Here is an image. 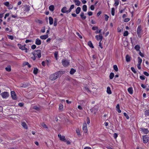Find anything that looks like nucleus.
<instances>
[{"instance_id": "nucleus-1", "label": "nucleus", "mask_w": 149, "mask_h": 149, "mask_svg": "<svg viewBox=\"0 0 149 149\" xmlns=\"http://www.w3.org/2000/svg\"><path fill=\"white\" fill-rule=\"evenodd\" d=\"M33 55L37 56L38 58H40L41 56V51L40 49L34 51V52L32 53Z\"/></svg>"}, {"instance_id": "nucleus-2", "label": "nucleus", "mask_w": 149, "mask_h": 149, "mask_svg": "<svg viewBox=\"0 0 149 149\" xmlns=\"http://www.w3.org/2000/svg\"><path fill=\"white\" fill-rule=\"evenodd\" d=\"M17 45L20 49H21L22 50H25V52H27V48L25 47L26 45H22L20 44H18Z\"/></svg>"}, {"instance_id": "nucleus-3", "label": "nucleus", "mask_w": 149, "mask_h": 149, "mask_svg": "<svg viewBox=\"0 0 149 149\" xmlns=\"http://www.w3.org/2000/svg\"><path fill=\"white\" fill-rule=\"evenodd\" d=\"M2 97L3 98H6L9 96V94L8 92H2L1 94Z\"/></svg>"}, {"instance_id": "nucleus-4", "label": "nucleus", "mask_w": 149, "mask_h": 149, "mask_svg": "<svg viewBox=\"0 0 149 149\" xmlns=\"http://www.w3.org/2000/svg\"><path fill=\"white\" fill-rule=\"evenodd\" d=\"M57 74L56 73L51 75L49 77V79L52 80H54L57 78Z\"/></svg>"}, {"instance_id": "nucleus-5", "label": "nucleus", "mask_w": 149, "mask_h": 149, "mask_svg": "<svg viewBox=\"0 0 149 149\" xmlns=\"http://www.w3.org/2000/svg\"><path fill=\"white\" fill-rule=\"evenodd\" d=\"M142 31V29L140 26H139L137 30V33L139 37H141V33Z\"/></svg>"}, {"instance_id": "nucleus-6", "label": "nucleus", "mask_w": 149, "mask_h": 149, "mask_svg": "<svg viewBox=\"0 0 149 149\" xmlns=\"http://www.w3.org/2000/svg\"><path fill=\"white\" fill-rule=\"evenodd\" d=\"M62 63L63 65L65 67L68 66L69 63L68 61L67 60H63L62 61Z\"/></svg>"}, {"instance_id": "nucleus-7", "label": "nucleus", "mask_w": 149, "mask_h": 149, "mask_svg": "<svg viewBox=\"0 0 149 149\" xmlns=\"http://www.w3.org/2000/svg\"><path fill=\"white\" fill-rule=\"evenodd\" d=\"M61 11L63 13H66V14H68L70 13L69 10H67V7L65 6L63 7L61 10Z\"/></svg>"}, {"instance_id": "nucleus-8", "label": "nucleus", "mask_w": 149, "mask_h": 149, "mask_svg": "<svg viewBox=\"0 0 149 149\" xmlns=\"http://www.w3.org/2000/svg\"><path fill=\"white\" fill-rule=\"evenodd\" d=\"M65 72L63 71H59L55 72L56 74L57 77L58 78V77L61 76V75L65 73Z\"/></svg>"}, {"instance_id": "nucleus-9", "label": "nucleus", "mask_w": 149, "mask_h": 149, "mask_svg": "<svg viewBox=\"0 0 149 149\" xmlns=\"http://www.w3.org/2000/svg\"><path fill=\"white\" fill-rule=\"evenodd\" d=\"M11 97L13 100H16L17 99V97L16 94L14 91H11Z\"/></svg>"}, {"instance_id": "nucleus-10", "label": "nucleus", "mask_w": 149, "mask_h": 149, "mask_svg": "<svg viewBox=\"0 0 149 149\" xmlns=\"http://www.w3.org/2000/svg\"><path fill=\"white\" fill-rule=\"evenodd\" d=\"M95 38L97 40H100V41H101L103 39V36L101 33H100L99 35H97L95 36Z\"/></svg>"}, {"instance_id": "nucleus-11", "label": "nucleus", "mask_w": 149, "mask_h": 149, "mask_svg": "<svg viewBox=\"0 0 149 149\" xmlns=\"http://www.w3.org/2000/svg\"><path fill=\"white\" fill-rule=\"evenodd\" d=\"M83 129L84 132L86 133L87 132V124L86 123H84L83 125Z\"/></svg>"}, {"instance_id": "nucleus-12", "label": "nucleus", "mask_w": 149, "mask_h": 149, "mask_svg": "<svg viewBox=\"0 0 149 149\" xmlns=\"http://www.w3.org/2000/svg\"><path fill=\"white\" fill-rule=\"evenodd\" d=\"M143 142L144 143H147L148 141V138L146 137V135L143 136Z\"/></svg>"}, {"instance_id": "nucleus-13", "label": "nucleus", "mask_w": 149, "mask_h": 149, "mask_svg": "<svg viewBox=\"0 0 149 149\" xmlns=\"http://www.w3.org/2000/svg\"><path fill=\"white\" fill-rule=\"evenodd\" d=\"M24 10L25 11H29V6L27 5H25L23 6Z\"/></svg>"}, {"instance_id": "nucleus-14", "label": "nucleus", "mask_w": 149, "mask_h": 149, "mask_svg": "<svg viewBox=\"0 0 149 149\" xmlns=\"http://www.w3.org/2000/svg\"><path fill=\"white\" fill-rule=\"evenodd\" d=\"M58 136L59 138L60 139L64 142L66 141V139L65 138V137L64 136H61V134H58Z\"/></svg>"}, {"instance_id": "nucleus-15", "label": "nucleus", "mask_w": 149, "mask_h": 149, "mask_svg": "<svg viewBox=\"0 0 149 149\" xmlns=\"http://www.w3.org/2000/svg\"><path fill=\"white\" fill-rule=\"evenodd\" d=\"M90 110L92 113H93L94 114H95L97 110V108L93 107V108L90 109Z\"/></svg>"}, {"instance_id": "nucleus-16", "label": "nucleus", "mask_w": 149, "mask_h": 149, "mask_svg": "<svg viewBox=\"0 0 149 149\" xmlns=\"http://www.w3.org/2000/svg\"><path fill=\"white\" fill-rule=\"evenodd\" d=\"M35 43L37 45H40L41 43V41L38 38L36 39Z\"/></svg>"}, {"instance_id": "nucleus-17", "label": "nucleus", "mask_w": 149, "mask_h": 149, "mask_svg": "<svg viewBox=\"0 0 149 149\" xmlns=\"http://www.w3.org/2000/svg\"><path fill=\"white\" fill-rule=\"evenodd\" d=\"M141 130L144 134H148L149 132V131L147 129L142 128Z\"/></svg>"}, {"instance_id": "nucleus-18", "label": "nucleus", "mask_w": 149, "mask_h": 149, "mask_svg": "<svg viewBox=\"0 0 149 149\" xmlns=\"http://www.w3.org/2000/svg\"><path fill=\"white\" fill-rule=\"evenodd\" d=\"M21 125L24 128L26 129H28L27 126L25 122H22Z\"/></svg>"}, {"instance_id": "nucleus-19", "label": "nucleus", "mask_w": 149, "mask_h": 149, "mask_svg": "<svg viewBox=\"0 0 149 149\" xmlns=\"http://www.w3.org/2000/svg\"><path fill=\"white\" fill-rule=\"evenodd\" d=\"M49 24L50 25H52L53 23V19L51 17H49Z\"/></svg>"}, {"instance_id": "nucleus-20", "label": "nucleus", "mask_w": 149, "mask_h": 149, "mask_svg": "<svg viewBox=\"0 0 149 149\" xmlns=\"http://www.w3.org/2000/svg\"><path fill=\"white\" fill-rule=\"evenodd\" d=\"M129 93L130 94H132L133 93V90L132 88V87L129 88L127 90Z\"/></svg>"}, {"instance_id": "nucleus-21", "label": "nucleus", "mask_w": 149, "mask_h": 149, "mask_svg": "<svg viewBox=\"0 0 149 149\" xmlns=\"http://www.w3.org/2000/svg\"><path fill=\"white\" fill-rule=\"evenodd\" d=\"M48 37V35L46 34L44 35H42L40 36V38L42 39H45Z\"/></svg>"}, {"instance_id": "nucleus-22", "label": "nucleus", "mask_w": 149, "mask_h": 149, "mask_svg": "<svg viewBox=\"0 0 149 149\" xmlns=\"http://www.w3.org/2000/svg\"><path fill=\"white\" fill-rule=\"evenodd\" d=\"M81 8L80 7H77L75 10V12L77 14H78L81 11Z\"/></svg>"}, {"instance_id": "nucleus-23", "label": "nucleus", "mask_w": 149, "mask_h": 149, "mask_svg": "<svg viewBox=\"0 0 149 149\" xmlns=\"http://www.w3.org/2000/svg\"><path fill=\"white\" fill-rule=\"evenodd\" d=\"M126 60L127 62H130V57L128 55H126Z\"/></svg>"}, {"instance_id": "nucleus-24", "label": "nucleus", "mask_w": 149, "mask_h": 149, "mask_svg": "<svg viewBox=\"0 0 149 149\" xmlns=\"http://www.w3.org/2000/svg\"><path fill=\"white\" fill-rule=\"evenodd\" d=\"M74 1L75 3V5L79 6L81 3L80 2L79 0H74Z\"/></svg>"}, {"instance_id": "nucleus-25", "label": "nucleus", "mask_w": 149, "mask_h": 149, "mask_svg": "<svg viewBox=\"0 0 149 149\" xmlns=\"http://www.w3.org/2000/svg\"><path fill=\"white\" fill-rule=\"evenodd\" d=\"M28 86L27 84L25 83L21 84L20 85V87H21L25 88L26 87Z\"/></svg>"}, {"instance_id": "nucleus-26", "label": "nucleus", "mask_w": 149, "mask_h": 149, "mask_svg": "<svg viewBox=\"0 0 149 149\" xmlns=\"http://www.w3.org/2000/svg\"><path fill=\"white\" fill-rule=\"evenodd\" d=\"M81 17L83 19H84L86 18V17L84 15V13L81 12L80 14Z\"/></svg>"}, {"instance_id": "nucleus-27", "label": "nucleus", "mask_w": 149, "mask_h": 149, "mask_svg": "<svg viewBox=\"0 0 149 149\" xmlns=\"http://www.w3.org/2000/svg\"><path fill=\"white\" fill-rule=\"evenodd\" d=\"M6 70L8 72H10L11 70V67L10 65L8 66L7 67H6L5 68Z\"/></svg>"}, {"instance_id": "nucleus-28", "label": "nucleus", "mask_w": 149, "mask_h": 149, "mask_svg": "<svg viewBox=\"0 0 149 149\" xmlns=\"http://www.w3.org/2000/svg\"><path fill=\"white\" fill-rule=\"evenodd\" d=\"M88 44L90 47L93 48H94V46L91 41H89L88 42Z\"/></svg>"}, {"instance_id": "nucleus-29", "label": "nucleus", "mask_w": 149, "mask_h": 149, "mask_svg": "<svg viewBox=\"0 0 149 149\" xmlns=\"http://www.w3.org/2000/svg\"><path fill=\"white\" fill-rule=\"evenodd\" d=\"M107 92L109 94H111V92L109 87L108 86L107 88Z\"/></svg>"}, {"instance_id": "nucleus-30", "label": "nucleus", "mask_w": 149, "mask_h": 149, "mask_svg": "<svg viewBox=\"0 0 149 149\" xmlns=\"http://www.w3.org/2000/svg\"><path fill=\"white\" fill-rule=\"evenodd\" d=\"M59 109L61 111H62L63 110V106L62 104H59Z\"/></svg>"}, {"instance_id": "nucleus-31", "label": "nucleus", "mask_w": 149, "mask_h": 149, "mask_svg": "<svg viewBox=\"0 0 149 149\" xmlns=\"http://www.w3.org/2000/svg\"><path fill=\"white\" fill-rule=\"evenodd\" d=\"M54 6L53 5H51L49 7V10L52 12L54 10Z\"/></svg>"}, {"instance_id": "nucleus-32", "label": "nucleus", "mask_w": 149, "mask_h": 149, "mask_svg": "<svg viewBox=\"0 0 149 149\" xmlns=\"http://www.w3.org/2000/svg\"><path fill=\"white\" fill-rule=\"evenodd\" d=\"M140 47L139 45H136L135 47V49L137 51H139L140 50Z\"/></svg>"}, {"instance_id": "nucleus-33", "label": "nucleus", "mask_w": 149, "mask_h": 149, "mask_svg": "<svg viewBox=\"0 0 149 149\" xmlns=\"http://www.w3.org/2000/svg\"><path fill=\"white\" fill-rule=\"evenodd\" d=\"M58 22V19L56 18H55L54 19V26H56L57 25V23Z\"/></svg>"}, {"instance_id": "nucleus-34", "label": "nucleus", "mask_w": 149, "mask_h": 149, "mask_svg": "<svg viewBox=\"0 0 149 149\" xmlns=\"http://www.w3.org/2000/svg\"><path fill=\"white\" fill-rule=\"evenodd\" d=\"M38 69L37 68H34L33 73L35 74H36L38 72Z\"/></svg>"}, {"instance_id": "nucleus-35", "label": "nucleus", "mask_w": 149, "mask_h": 149, "mask_svg": "<svg viewBox=\"0 0 149 149\" xmlns=\"http://www.w3.org/2000/svg\"><path fill=\"white\" fill-rule=\"evenodd\" d=\"M76 72V70L73 68H72L70 71V73L71 74H73Z\"/></svg>"}, {"instance_id": "nucleus-36", "label": "nucleus", "mask_w": 149, "mask_h": 149, "mask_svg": "<svg viewBox=\"0 0 149 149\" xmlns=\"http://www.w3.org/2000/svg\"><path fill=\"white\" fill-rule=\"evenodd\" d=\"M84 90L85 91H87V92H89L90 93L91 92V91L89 89V88L87 86H85L84 87Z\"/></svg>"}, {"instance_id": "nucleus-37", "label": "nucleus", "mask_w": 149, "mask_h": 149, "mask_svg": "<svg viewBox=\"0 0 149 149\" xmlns=\"http://www.w3.org/2000/svg\"><path fill=\"white\" fill-rule=\"evenodd\" d=\"M82 9L83 11L86 12L87 11V6L85 5H83V6Z\"/></svg>"}, {"instance_id": "nucleus-38", "label": "nucleus", "mask_w": 149, "mask_h": 149, "mask_svg": "<svg viewBox=\"0 0 149 149\" xmlns=\"http://www.w3.org/2000/svg\"><path fill=\"white\" fill-rule=\"evenodd\" d=\"M144 113L146 116H149V110H145L144 111Z\"/></svg>"}, {"instance_id": "nucleus-39", "label": "nucleus", "mask_w": 149, "mask_h": 149, "mask_svg": "<svg viewBox=\"0 0 149 149\" xmlns=\"http://www.w3.org/2000/svg\"><path fill=\"white\" fill-rule=\"evenodd\" d=\"M114 76V74L113 72H111L109 75V78L110 79H112Z\"/></svg>"}, {"instance_id": "nucleus-40", "label": "nucleus", "mask_w": 149, "mask_h": 149, "mask_svg": "<svg viewBox=\"0 0 149 149\" xmlns=\"http://www.w3.org/2000/svg\"><path fill=\"white\" fill-rule=\"evenodd\" d=\"M111 14L112 15L114 16L115 14V9L114 8H111Z\"/></svg>"}, {"instance_id": "nucleus-41", "label": "nucleus", "mask_w": 149, "mask_h": 149, "mask_svg": "<svg viewBox=\"0 0 149 149\" xmlns=\"http://www.w3.org/2000/svg\"><path fill=\"white\" fill-rule=\"evenodd\" d=\"M113 68L114 70L116 72H117L118 70V69L117 67V65H114L113 66Z\"/></svg>"}, {"instance_id": "nucleus-42", "label": "nucleus", "mask_w": 149, "mask_h": 149, "mask_svg": "<svg viewBox=\"0 0 149 149\" xmlns=\"http://www.w3.org/2000/svg\"><path fill=\"white\" fill-rule=\"evenodd\" d=\"M115 3L114 5L115 6H117L119 3V0H115Z\"/></svg>"}, {"instance_id": "nucleus-43", "label": "nucleus", "mask_w": 149, "mask_h": 149, "mask_svg": "<svg viewBox=\"0 0 149 149\" xmlns=\"http://www.w3.org/2000/svg\"><path fill=\"white\" fill-rule=\"evenodd\" d=\"M138 64H141V63L142 61V59L141 58H140L139 57H138Z\"/></svg>"}, {"instance_id": "nucleus-44", "label": "nucleus", "mask_w": 149, "mask_h": 149, "mask_svg": "<svg viewBox=\"0 0 149 149\" xmlns=\"http://www.w3.org/2000/svg\"><path fill=\"white\" fill-rule=\"evenodd\" d=\"M74 5H72L71 6L69 9V11L70 13L71 12V10L74 8Z\"/></svg>"}, {"instance_id": "nucleus-45", "label": "nucleus", "mask_w": 149, "mask_h": 149, "mask_svg": "<svg viewBox=\"0 0 149 149\" xmlns=\"http://www.w3.org/2000/svg\"><path fill=\"white\" fill-rule=\"evenodd\" d=\"M3 4L8 7L9 6V3L8 2L6 1Z\"/></svg>"}, {"instance_id": "nucleus-46", "label": "nucleus", "mask_w": 149, "mask_h": 149, "mask_svg": "<svg viewBox=\"0 0 149 149\" xmlns=\"http://www.w3.org/2000/svg\"><path fill=\"white\" fill-rule=\"evenodd\" d=\"M131 70H132V71L134 73L136 74V73L137 72L136 71V70L135 69V68L134 67H131Z\"/></svg>"}, {"instance_id": "nucleus-47", "label": "nucleus", "mask_w": 149, "mask_h": 149, "mask_svg": "<svg viewBox=\"0 0 149 149\" xmlns=\"http://www.w3.org/2000/svg\"><path fill=\"white\" fill-rule=\"evenodd\" d=\"M58 52H56L54 53V57H55V58H56V60H57V56H58Z\"/></svg>"}, {"instance_id": "nucleus-48", "label": "nucleus", "mask_w": 149, "mask_h": 149, "mask_svg": "<svg viewBox=\"0 0 149 149\" xmlns=\"http://www.w3.org/2000/svg\"><path fill=\"white\" fill-rule=\"evenodd\" d=\"M128 35V32L127 31H125L123 33V36H127Z\"/></svg>"}, {"instance_id": "nucleus-49", "label": "nucleus", "mask_w": 149, "mask_h": 149, "mask_svg": "<svg viewBox=\"0 0 149 149\" xmlns=\"http://www.w3.org/2000/svg\"><path fill=\"white\" fill-rule=\"evenodd\" d=\"M33 109L36 110L38 111H39L40 110V108L36 106H34L33 107Z\"/></svg>"}, {"instance_id": "nucleus-50", "label": "nucleus", "mask_w": 149, "mask_h": 149, "mask_svg": "<svg viewBox=\"0 0 149 149\" xmlns=\"http://www.w3.org/2000/svg\"><path fill=\"white\" fill-rule=\"evenodd\" d=\"M104 17L105 20L107 21L108 20V18H109V16H108L107 14H105Z\"/></svg>"}, {"instance_id": "nucleus-51", "label": "nucleus", "mask_w": 149, "mask_h": 149, "mask_svg": "<svg viewBox=\"0 0 149 149\" xmlns=\"http://www.w3.org/2000/svg\"><path fill=\"white\" fill-rule=\"evenodd\" d=\"M41 125L43 127H44L45 128H47V126L45 123H42V124Z\"/></svg>"}, {"instance_id": "nucleus-52", "label": "nucleus", "mask_w": 149, "mask_h": 149, "mask_svg": "<svg viewBox=\"0 0 149 149\" xmlns=\"http://www.w3.org/2000/svg\"><path fill=\"white\" fill-rule=\"evenodd\" d=\"M123 114L124 116L126 117V118L128 119L129 118V117L128 116V115H127V114L126 113H123Z\"/></svg>"}, {"instance_id": "nucleus-53", "label": "nucleus", "mask_w": 149, "mask_h": 149, "mask_svg": "<svg viewBox=\"0 0 149 149\" xmlns=\"http://www.w3.org/2000/svg\"><path fill=\"white\" fill-rule=\"evenodd\" d=\"M145 77L144 76H140V79L142 80H144L145 79Z\"/></svg>"}, {"instance_id": "nucleus-54", "label": "nucleus", "mask_w": 149, "mask_h": 149, "mask_svg": "<svg viewBox=\"0 0 149 149\" xmlns=\"http://www.w3.org/2000/svg\"><path fill=\"white\" fill-rule=\"evenodd\" d=\"M130 20V19L128 18H126L124 20V21L125 22H127L128 21H129Z\"/></svg>"}, {"instance_id": "nucleus-55", "label": "nucleus", "mask_w": 149, "mask_h": 149, "mask_svg": "<svg viewBox=\"0 0 149 149\" xmlns=\"http://www.w3.org/2000/svg\"><path fill=\"white\" fill-rule=\"evenodd\" d=\"M143 73L146 76H149V74L147 72L144 71Z\"/></svg>"}, {"instance_id": "nucleus-56", "label": "nucleus", "mask_w": 149, "mask_h": 149, "mask_svg": "<svg viewBox=\"0 0 149 149\" xmlns=\"http://www.w3.org/2000/svg\"><path fill=\"white\" fill-rule=\"evenodd\" d=\"M8 38L9 39H10L11 40H13V37L12 36L9 35L8 36Z\"/></svg>"}, {"instance_id": "nucleus-57", "label": "nucleus", "mask_w": 149, "mask_h": 149, "mask_svg": "<svg viewBox=\"0 0 149 149\" xmlns=\"http://www.w3.org/2000/svg\"><path fill=\"white\" fill-rule=\"evenodd\" d=\"M91 9V10H94L95 8L94 6V5H92L90 7Z\"/></svg>"}, {"instance_id": "nucleus-58", "label": "nucleus", "mask_w": 149, "mask_h": 149, "mask_svg": "<svg viewBox=\"0 0 149 149\" xmlns=\"http://www.w3.org/2000/svg\"><path fill=\"white\" fill-rule=\"evenodd\" d=\"M36 22H37L39 23L40 24H42V21L41 20L39 19H37L36 20Z\"/></svg>"}, {"instance_id": "nucleus-59", "label": "nucleus", "mask_w": 149, "mask_h": 149, "mask_svg": "<svg viewBox=\"0 0 149 149\" xmlns=\"http://www.w3.org/2000/svg\"><path fill=\"white\" fill-rule=\"evenodd\" d=\"M113 137L114 139H116L118 136V134L116 133L113 134Z\"/></svg>"}, {"instance_id": "nucleus-60", "label": "nucleus", "mask_w": 149, "mask_h": 149, "mask_svg": "<svg viewBox=\"0 0 149 149\" xmlns=\"http://www.w3.org/2000/svg\"><path fill=\"white\" fill-rule=\"evenodd\" d=\"M31 48L34 49L36 48V46L35 45H33L31 47Z\"/></svg>"}, {"instance_id": "nucleus-61", "label": "nucleus", "mask_w": 149, "mask_h": 149, "mask_svg": "<svg viewBox=\"0 0 149 149\" xmlns=\"http://www.w3.org/2000/svg\"><path fill=\"white\" fill-rule=\"evenodd\" d=\"M90 123V119L88 117H87V123L89 124Z\"/></svg>"}, {"instance_id": "nucleus-62", "label": "nucleus", "mask_w": 149, "mask_h": 149, "mask_svg": "<svg viewBox=\"0 0 149 149\" xmlns=\"http://www.w3.org/2000/svg\"><path fill=\"white\" fill-rule=\"evenodd\" d=\"M97 29L98 27L97 26H93L92 28V29L93 30H95L96 29Z\"/></svg>"}, {"instance_id": "nucleus-63", "label": "nucleus", "mask_w": 149, "mask_h": 149, "mask_svg": "<svg viewBox=\"0 0 149 149\" xmlns=\"http://www.w3.org/2000/svg\"><path fill=\"white\" fill-rule=\"evenodd\" d=\"M18 105L20 107H22L24 106V104L22 103H19L18 104Z\"/></svg>"}, {"instance_id": "nucleus-64", "label": "nucleus", "mask_w": 149, "mask_h": 149, "mask_svg": "<svg viewBox=\"0 0 149 149\" xmlns=\"http://www.w3.org/2000/svg\"><path fill=\"white\" fill-rule=\"evenodd\" d=\"M139 55L141 56L142 57H144V55L141 52V51H139Z\"/></svg>"}]
</instances>
